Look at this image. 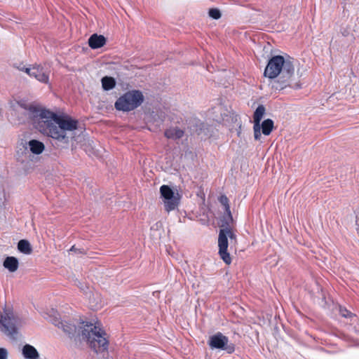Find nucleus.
<instances>
[{
    "mask_svg": "<svg viewBox=\"0 0 359 359\" xmlns=\"http://www.w3.org/2000/svg\"><path fill=\"white\" fill-rule=\"evenodd\" d=\"M18 104L24 109H27L31 116L36 119V128L43 134L60 141L67 142V132L76 129L77 121L69 117L60 116L55 113L30 105L27 107L23 102Z\"/></svg>",
    "mask_w": 359,
    "mask_h": 359,
    "instance_id": "1",
    "label": "nucleus"
},
{
    "mask_svg": "<svg viewBox=\"0 0 359 359\" xmlns=\"http://www.w3.org/2000/svg\"><path fill=\"white\" fill-rule=\"evenodd\" d=\"M53 324L62 328L64 332L67 333L70 338L74 339L76 343L86 341L96 353L103 352L108 348L107 334L102 329L100 323L95 324L87 323L76 327L74 325L56 318L54 320Z\"/></svg>",
    "mask_w": 359,
    "mask_h": 359,
    "instance_id": "2",
    "label": "nucleus"
},
{
    "mask_svg": "<svg viewBox=\"0 0 359 359\" xmlns=\"http://www.w3.org/2000/svg\"><path fill=\"white\" fill-rule=\"evenodd\" d=\"M293 59L289 56H273L268 62L264 75L269 79L278 76L273 88L282 90L286 87L298 88L299 84L294 81V65Z\"/></svg>",
    "mask_w": 359,
    "mask_h": 359,
    "instance_id": "3",
    "label": "nucleus"
},
{
    "mask_svg": "<svg viewBox=\"0 0 359 359\" xmlns=\"http://www.w3.org/2000/svg\"><path fill=\"white\" fill-rule=\"evenodd\" d=\"M233 219L231 211H224V214L220 219V230L218 237L219 255L220 258L226 264L231 263V258L227 252L229 246L228 238L231 240L236 238V235L231 230Z\"/></svg>",
    "mask_w": 359,
    "mask_h": 359,
    "instance_id": "4",
    "label": "nucleus"
},
{
    "mask_svg": "<svg viewBox=\"0 0 359 359\" xmlns=\"http://www.w3.org/2000/svg\"><path fill=\"white\" fill-rule=\"evenodd\" d=\"M22 320L13 309L7 307L0 310V331L12 339H16Z\"/></svg>",
    "mask_w": 359,
    "mask_h": 359,
    "instance_id": "5",
    "label": "nucleus"
},
{
    "mask_svg": "<svg viewBox=\"0 0 359 359\" xmlns=\"http://www.w3.org/2000/svg\"><path fill=\"white\" fill-rule=\"evenodd\" d=\"M144 101V96L141 91L133 90L124 93L114 104L116 109L123 111H132L139 106Z\"/></svg>",
    "mask_w": 359,
    "mask_h": 359,
    "instance_id": "6",
    "label": "nucleus"
},
{
    "mask_svg": "<svg viewBox=\"0 0 359 359\" xmlns=\"http://www.w3.org/2000/svg\"><path fill=\"white\" fill-rule=\"evenodd\" d=\"M160 193L166 212H170L178 207L180 201L178 192H175L168 185L164 184L160 187Z\"/></svg>",
    "mask_w": 359,
    "mask_h": 359,
    "instance_id": "7",
    "label": "nucleus"
},
{
    "mask_svg": "<svg viewBox=\"0 0 359 359\" xmlns=\"http://www.w3.org/2000/svg\"><path fill=\"white\" fill-rule=\"evenodd\" d=\"M208 344L212 348L224 350L228 353H231L235 351L234 344L231 343L229 344L228 337L222 334L221 332H217L211 336L210 337Z\"/></svg>",
    "mask_w": 359,
    "mask_h": 359,
    "instance_id": "8",
    "label": "nucleus"
},
{
    "mask_svg": "<svg viewBox=\"0 0 359 359\" xmlns=\"http://www.w3.org/2000/svg\"><path fill=\"white\" fill-rule=\"evenodd\" d=\"M265 113V107L263 105H259L256 109L253 118H254V137L256 140H260V121Z\"/></svg>",
    "mask_w": 359,
    "mask_h": 359,
    "instance_id": "9",
    "label": "nucleus"
},
{
    "mask_svg": "<svg viewBox=\"0 0 359 359\" xmlns=\"http://www.w3.org/2000/svg\"><path fill=\"white\" fill-rule=\"evenodd\" d=\"M23 148L25 155H29V151L34 154H40L44 150L45 146L43 142L39 140H32L27 143H25Z\"/></svg>",
    "mask_w": 359,
    "mask_h": 359,
    "instance_id": "10",
    "label": "nucleus"
},
{
    "mask_svg": "<svg viewBox=\"0 0 359 359\" xmlns=\"http://www.w3.org/2000/svg\"><path fill=\"white\" fill-rule=\"evenodd\" d=\"M31 76L41 83H48L49 81V71L41 65H36L33 67Z\"/></svg>",
    "mask_w": 359,
    "mask_h": 359,
    "instance_id": "11",
    "label": "nucleus"
},
{
    "mask_svg": "<svg viewBox=\"0 0 359 359\" xmlns=\"http://www.w3.org/2000/svg\"><path fill=\"white\" fill-rule=\"evenodd\" d=\"M106 43V38L103 35L92 34L88 39V45L92 49L100 48Z\"/></svg>",
    "mask_w": 359,
    "mask_h": 359,
    "instance_id": "12",
    "label": "nucleus"
},
{
    "mask_svg": "<svg viewBox=\"0 0 359 359\" xmlns=\"http://www.w3.org/2000/svg\"><path fill=\"white\" fill-rule=\"evenodd\" d=\"M22 354L25 359H39L38 351L30 344H25L22 348Z\"/></svg>",
    "mask_w": 359,
    "mask_h": 359,
    "instance_id": "13",
    "label": "nucleus"
},
{
    "mask_svg": "<svg viewBox=\"0 0 359 359\" xmlns=\"http://www.w3.org/2000/svg\"><path fill=\"white\" fill-rule=\"evenodd\" d=\"M184 132L183 130L177 128H170L165 130L164 135L168 139L177 140L183 137Z\"/></svg>",
    "mask_w": 359,
    "mask_h": 359,
    "instance_id": "14",
    "label": "nucleus"
},
{
    "mask_svg": "<svg viewBox=\"0 0 359 359\" xmlns=\"http://www.w3.org/2000/svg\"><path fill=\"white\" fill-rule=\"evenodd\" d=\"M4 266L11 272H15L18 268V260L15 257H8L4 261Z\"/></svg>",
    "mask_w": 359,
    "mask_h": 359,
    "instance_id": "15",
    "label": "nucleus"
},
{
    "mask_svg": "<svg viewBox=\"0 0 359 359\" xmlns=\"http://www.w3.org/2000/svg\"><path fill=\"white\" fill-rule=\"evenodd\" d=\"M273 128V121L270 119L264 120L262 124H260V132L264 135H269Z\"/></svg>",
    "mask_w": 359,
    "mask_h": 359,
    "instance_id": "16",
    "label": "nucleus"
},
{
    "mask_svg": "<svg viewBox=\"0 0 359 359\" xmlns=\"http://www.w3.org/2000/svg\"><path fill=\"white\" fill-rule=\"evenodd\" d=\"M102 86L104 90H110L116 86V81L111 76H104L101 79Z\"/></svg>",
    "mask_w": 359,
    "mask_h": 359,
    "instance_id": "17",
    "label": "nucleus"
},
{
    "mask_svg": "<svg viewBox=\"0 0 359 359\" xmlns=\"http://www.w3.org/2000/svg\"><path fill=\"white\" fill-rule=\"evenodd\" d=\"M18 250L25 255H30L32 252V249L29 242L27 240H20L18 243Z\"/></svg>",
    "mask_w": 359,
    "mask_h": 359,
    "instance_id": "18",
    "label": "nucleus"
},
{
    "mask_svg": "<svg viewBox=\"0 0 359 359\" xmlns=\"http://www.w3.org/2000/svg\"><path fill=\"white\" fill-rule=\"evenodd\" d=\"M219 201L224 206V211L230 210V207L229 205V199L226 196H224V195L221 196L219 198Z\"/></svg>",
    "mask_w": 359,
    "mask_h": 359,
    "instance_id": "19",
    "label": "nucleus"
},
{
    "mask_svg": "<svg viewBox=\"0 0 359 359\" xmlns=\"http://www.w3.org/2000/svg\"><path fill=\"white\" fill-rule=\"evenodd\" d=\"M209 15L215 20H217L221 18V13L217 8H211L209 11Z\"/></svg>",
    "mask_w": 359,
    "mask_h": 359,
    "instance_id": "20",
    "label": "nucleus"
},
{
    "mask_svg": "<svg viewBox=\"0 0 359 359\" xmlns=\"http://www.w3.org/2000/svg\"><path fill=\"white\" fill-rule=\"evenodd\" d=\"M339 313L341 316L344 318H352L355 316L349 311H348L346 308L340 307L339 308Z\"/></svg>",
    "mask_w": 359,
    "mask_h": 359,
    "instance_id": "21",
    "label": "nucleus"
},
{
    "mask_svg": "<svg viewBox=\"0 0 359 359\" xmlns=\"http://www.w3.org/2000/svg\"><path fill=\"white\" fill-rule=\"evenodd\" d=\"M8 353L6 348H0V359H8Z\"/></svg>",
    "mask_w": 359,
    "mask_h": 359,
    "instance_id": "22",
    "label": "nucleus"
},
{
    "mask_svg": "<svg viewBox=\"0 0 359 359\" xmlns=\"http://www.w3.org/2000/svg\"><path fill=\"white\" fill-rule=\"evenodd\" d=\"M19 69L21 70V71H24L29 76H31L32 72V70H33V67H19Z\"/></svg>",
    "mask_w": 359,
    "mask_h": 359,
    "instance_id": "23",
    "label": "nucleus"
},
{
    "mask_svg": "<svg viewBox=\"0 0 359 359\" xmlns=\"http://www.w3.org/2000/svg\"><path fill=\"white\" fill-rule=\"evenodd\" d=\"M215 119L217 122H221V121H224V117L223 116L222 114H221V117H216Z\"/></svg>",
    "mask_w": 359,
    "mask_h": 359,
    "instance_id": "24",
    "label": "nucleus"
},
{
    "mask_svg": "<svg viewBox=\"0 0 359 359\" xmlns=\"http://www.w3.org/2000/svg\"><path fill=\"white\" fill-rule=\"evenodd\" d=\"M222 107H218L214 108V109H213V110H214V111H216V110H217V111H221V110H222Z\"/></svg>",
    "mask_w": 359,
    "mask_h": 359,
    "instance_id": "25",
    "label": "nucleus"
},
{
    "mask_svg": "<svg viewBox=\"0 0 359 359\" xmlns=\"http://www.w3.org/2000/svg\"><path fill=\"white\" fill-rule=\"evenodd\" d=\"M78 286L81 288V290H84V287L83 285H78Z\"/></svg>",
    "mask_w": 359,
    "mask_h": 359,
    "instance_id": "26",
    "label": "nucleus"
},
{
    "mask_svg": "<svg viewBox=\"0 0 359 359\" xmlns=\"http://www.w3.org/2000/svg\"><path fill=\"white\" fill-rule=\"evenodd\" d=\"M70 250H71V251H74V250H76L75 247H74V246H72V247L71 248Z\"/></svg>",
    "mask_w": 359,
    "mask_h": 359,
    "instance_id": "27",
    "label": "nucleus"
}]
</instances>
